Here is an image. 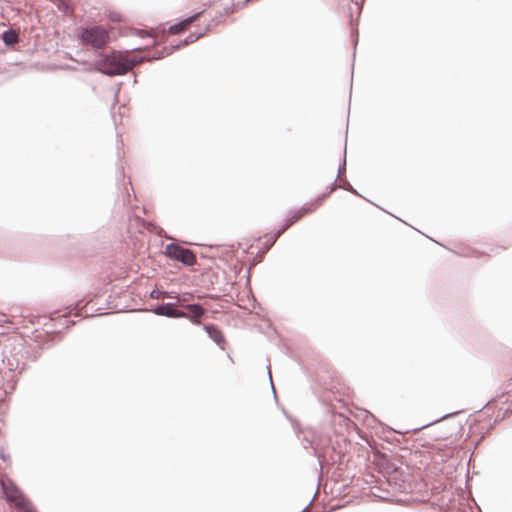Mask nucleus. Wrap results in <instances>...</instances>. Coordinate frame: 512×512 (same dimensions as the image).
Listing matches in <instances>:
<instances>
[{
  "mask_svg": "<svg viewBox=\"0 0 512 512\" xmlns=\"http://www.w3.org/2000/svg\"><path fill=\"white\" fill-rule=\"evenodd\" d=\"M139 60L136 58H128L122 53H111L109 55L103 56L97 62V69L106 75L114 76V75H124L129 70H131Z\"/></svg>",
  "mask_w": 512,
  "mask_h": 512,
  "instance_id": "obj_1",
  "label": "nucleus"
},
{
  "mask_svg": "<svg viewBox=\"0 0 512 512\" xmlns=\"http://www.w3.org/2000/svg\"><path fill=\"white\" fill-rule=\"evenodd\" d=\"M79 40L83 45H88L94 49H102L110 40L109 32L102 26H90L81 28Z\"/></svg>",
  "mask_w": 512,
  "mask_h": 512,
  "instance_id": "obj_2",
  "label": "nucleus"
},
{
  "mask_svg": "<svg viewBox=\"0 0 512 512\" xmlns=\"http://www.w3.org/2000/svg\"><path fill=\"white\" fill-rule=\"evenodd\" d=\"M0 485L7 501L13 503L22 512H36L28 499L9 478H1Z\"/></svg>",
  "mask_w": 512,
  "mask_h": 512,
  "instance_id": "obj_3",
  "label": "nucleus"
},
{
  "mask_svg": "<svg viewBox=\"0 0 512 512\" xmlns=\"http://www.w3.org/2000/svg\"><path fill=\"white\" fill-rule=\"evenodd\" d=\"M165 249L166 255L173 260L180 261L187 266L196 263V256L190 249L182 248L176 244H168Z\"/></svg>",
  "mask_w": 512,
  "mask_h": 512,
  "instance_id": "obj_4",
  "label": "nucleus"
},
{
  "mask_svg": "<svg viewBox=\"0 0 512 512\" xmlns=\"http://www.w3.org/2000/svg\"><path fill=\"white\" fill-rule=\"evenodd\" d=\"M154 313L160 316H167L171 318H186L188 314L174 308L173 303H166L154 309Z\"/></svg>",
  "mask_w": 512,
  "mask_h": 512,
  "instance_id": "obj_5",
  "label": "nucleus"
},
{
  "mask_svg": "<svg viewBox=\"0 0 512 512\" xmlns=\"http://www.w3.org/2000/svg\"><path fill=\"white\" fill-rule=\"evenodd\" d=\"M201 13H196L186 19H184L183 21L177 23V24H174L172 26H170L169 28V31L171 34H178L180 33L181 31H183L184 29H186V27L188 25H190L192 22H194L196 19H198V17L200 16Z\"/></svg>",
  "mask_w": 512,
  "mask_h": 512,
  "instance_id": "obj_6",
  "label": "nucleus"
},
{
  "mask_svg": "<svg viewBox=\"0 0 512 512\" xmlns=\"http://www.w3.org/2000/svg\"><path fill=\"white\" fill-rule=\"evenodd\" d=\"M205 330L207 331L209 337L216 342L218 345H221L224 342L223 335L219 329L214 326H205Z\"/></svg>",
  "mask_w": 512,
  "mask_h": 512,
  "instance_id": "obj_7",
  "label": "nucleus"
},
{
  "mask_svg": "<svg viewBox=\"0 0 512 512\" xmlns=\"http://www.w3.org/2000/svg\"><path fill=\"white\" fill-rule=\"evenodd\" d=\"M168 297V298H171V299H177L178 302H185L187 301V298L186 296H183L181 297L180 295H172V293H168V292H159L157 290H153L151 293H150V297L153 298V299H158L160 297Z\"/></svg>",
  "mask_w": 512,
  "mask_h": 512,
  "instance_id": "obj_8",
  "label": "nucleus"
},
{
  "mask_svg": "<svg viewBox=\"0 0 512 512\" xmlns=\"http://www.w3.org/2000/svg\"><path fill=\"white\" fill-rule=\"evenodd\" d=\"M186 308L193 318L198 319L204 314V309L199 304H188L186 305Z\"/></svg>",
  "mask_w": 512,
  "mask_h": 512,
  "instance_id": "obj_9",
  "label": "nucleus"
},
{
  "mask_svg": "<svg viewBox=\"0 0 512 512\" xmlns=\"http://www.w3.org/2000/svg\"><path fill=\"white\" fill-rule=\"evenodd\" d=\"M3 41L6 45H14L18 42V35L14 30L5 31L3 34Z\"/></svg>",
  "mask_w": 512,
  "mask_h": 512,
  "instance_id": "obj_10",
  "label": "nucleus"
},
{
  "mask_svg": "<svg viewBox=\"0 0 512 512\" xmlns=\"http://www.w3.org/2000/svg\"><path fill=\"white\" fill-rule=\"evenodd\" d=\"M204 34H205V32H199V33L190 34L188 37H186V39L183 42H181L180 44L174 46V50L179 49L181 46H185V45H188V44H191V43L195 42L197 39L202 37Z\"/></svg>",
  "mask_w": 512,
  "mask_h": 512,
  "instance_id": "obj_11",
  "label": "nucleus"
},
{
  "mask_svg": "<svg viewBox=\"0 0 512 512\" xmlns=\"http://www.w3.org/2000/svg\"><path fill=\"white\" fill-rule=\"evenodd\" d=\"M301 214L293 217V219L289 220L287 222V224L281 229L279 230L276 235H275V238L279 237L281 235V233H283L295 220H297L298 218H300Z\"/></svg>",
  "mask_w": 512,
  "mask_h": 512,
  "instance_id": "obj_12",
  "label": "nucleus"
},
{
  "mask_svg": "<svg viewBox=\"0 0 512 512\" xmlns=\"http://www.w3.org/2000/svg\"><path fill=\"white\" fill-rule=\"evenodd\" d=\"M345 165H346V161L344 160V162H343V166H341V167L339 168V175H341V174H342V172H344V171H345Z\"/></svg>",
  "mask_w": 512,
  "mask_h": 512,
  "instance_id": "obj_13",
  "label": "nucleus"
},
{
  "mask_svg": "<svg viewBox=\"0 0 512 512\" xmlns=\"http://www.w3.org/2000/svg\"><path fill=\"white\" fill-rule=\"evenodd\" d=\"M111 19L113 21H120V17L118 15H115V16H111Z\"/></svg>",
  "mask_w": 512,
  "mask_h": 512,
  "instance_id": "obj_14",
  "label": "nucleus"
},
{
  "mask_svg": "<svg viewBox=\"0 0 512 512\" xmlns=\"http://www.w3.org/2000/svg\"><path fill=\"white\" fill-rule=\"evenodd\" d=\"M347 185H348V188H347L348 190L355 192V191L352 189V186H350V184H349V183H347Z\"/></svg>",
  "mask_w": 512,
  "mask_h": 512,
  "instance_id": "obj_15",
  "label": "nucleus"
},
{
  "mask_svg": "<svg viewBox=\"0 0 512 512\" xmlns=\"http://www.w3.org/2000/svg\"><path fill=\"white\" fill-rule=\"evenodd\" d=\"M268 373H269L270 382L272 383V376H271L270 370L268 371Z\"/></svg>",
  "mask_w": 512,
  "mask_h": 512,
  "instance_id": "obj_16",
  "label": "nucleus"
}]
</instances>
